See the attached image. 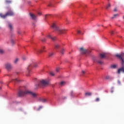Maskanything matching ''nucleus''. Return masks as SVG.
Listing matches in <instances>:
<instances>
[{"instance_id": "nucleus-1", "label": "nucleus", "mask_w": 124, "mask_h": 124, "mask_svg": "<svg viewBox=\"0 0 124 124\" xmlns=\"http://www.w3.org/2000/svg\"><path fill=\"white\" fill-rule=\"evenodd\" d=\"M26 94H30L32 97H36L37 96V93L31 92L29 90H20L18 92L19 96H23V95H26Z\"/></svg>"}, {"instance_id": "nucleus-2", "label": "nucleus", "mask_w": 124, "mask_h": 124, "mask_svg": "<svg viewBox=\"0 0 124 124\" xmlns=\"http://www.w3.org/2000/svg\"><path fill=\"white\" fill-rule=\"evenodd\" d=\"M116 56L122 61V67L118 70V74H120L121 72L124 73V61L123 58L124 57V53H122L121 54H117Z\"/></svg>"}, {"instance_id": "nucleus-3", "label": "nucleus", "mask_w": 124, "mask_h": 124, "mask_svg": "<svg viewBox=\"0 0 124 124\" xmlns=\"http://www.w3.org/2000/svg\"><path fill=\"white\" fill-rule=\"evenodd\" d=\"M51 28L55 31H57L59 33V34H62L63 33H65L66 32V30L61 29L59 27L57 26L56 23H53L51 26Z\"/></svg>"}, {"instance_id": "nucleus-4", "label": "nucleus", "mask_w": 124, "mask_h": 124, "mask_svg": "<svg viewBox=\"0 0 124 124\" xmlns=\"http://www.w3.org/2000/svg\"><path fill=\"white\" fill-rule=\"evenodd\" d=\"M49 84V81L45 80H42L40 81V83L36 84V88H39V87H42V88H44L45 86H47Z\"/></svg>"}, {"instance_id": "nucleus-5", "label": "nucleus", "mask_w": 124, "mask_h": 124, "mask_svg": "<svg viewBox=\"0 0 124 124\" xmlns=\"http://www.w3.org/2000/svg\"><path fill=\"white\" fill-rule=\"evenodd\" d=\"M32 67H37V64L33 62V63H30L28 67H27V69L28 71V74H27L26 75L27 76H30V74H31V68H32Z\"/></svg>"}, {"instance_id": "nucleus-6", "label": "nucleus", "mask_w": 124, "mask_h": 124, "mask_svg": "<svg viewBox=\"0 0 124 124\" xmlns=\"http://www.w3.org/2000/svg\"><path fill=\"white\" fill-rule=\"evenodd\" d=\"M14 15V13L12 11H9L6 13L5 15H2V14H0V17L3 19H5L7 16H13Z\"/></svg>"}, {"instance_id": "nucleus-7", "label": "nucleus", "mask_w": 124, "mask_h": 124, "mask_svg": "<svg viewBox=\"0 0 124 124\" xmlns=\"http://www.w3.org/2000/svg\"><path fill=\"white\" fill-rule=\"evenodd\" d=\"M5 68L9 71V70H11L13 68V66L10 63H7L5 64Z\"/></svg>"}, {"instance_id": "nucleus-8", "label": "nucleus", "mask_w": 124, "mask_h": 124, "mask_svg": "<svg viewBox=\"0 0 124 124\" xmlns=\"http://www.w3.org/2000/svg\"><path fill=\"white\" fill-rule=\"evenodd\" d=\"M30 17L31 18L32 20H35L37 19V16L33 14L30 13Z\"/></svg>"}, {"instance_id": "nucleus-9", "label": "nucleus", "mask_w": 124, "mask_h": 124, "mask_svg": "<svg viewBox=\"0 0 124 124\" xmlns=\"http://www.w3.org/2000/svg\"><path fill=\"white\" fill-rule=\"evenodd\" d=\"M80 51L81 54H86V53H88V50L84 48L83 47H81L80 48Z\"/></svg>"}, {"instance_id": "nucleus-10", "label": "nucleus", "mask_w": 124, "mask_h": 124, "mask_svg": "<svg viewBox=\"0 0 124 124\" xmlns=\"http://www.w3.org/2000/svg\"><path fill=\"white\" fill-rule=\"evenodd\" d=\"M47 37L48 38H50L53 41H56L57 40V37H53L50 34H48L47 35Z\"/></svg>"}, {"instance_id": "nucleus-11", "label": "nucleus", "mask_w": 124, "mask_h": 124, "mask_svg": "<svg viewBox=\"0 0 124 124\" xmlns=\"http://www.w3.org/2000/svg\"><path fill=\"white\" fill-rule=\"evenodd\" d=\"M45 46H43L41 48V49L40 50H38L37 53L38 55H39V54H41L42 52H46V50H45Z\"/></svg>"}, {"instance_id": "nucleus-12", "label": "nucleus", "mask_w": 124, "mask_h": 124, "mask_svg": "<svg viewBox=\"0 0 124 124\" xmlns=\"http://www.w3.org/2000/svg\"><path fill=\"white\" fill-rule=\"evenodd\" d=\"M100 57L101 58V59H104V58H106V53L100 54Z\"/></svg>"}, {"instance_id": "nucleus-13", "label": "nucleus", "mask_w": 124, "mask_h": 124, "mask_svg": "<svg viewBox=\"0 0 124 124\" xmlns=\"http://www.w3.org/2000/svg\"><path fill=\"white\" fill-rule=\"evenodd\" d=\"M53 56H55V53L51 52L48 53V58H52Z\"/></svg>"}, {"instance_id": "nucleus-14", "label": "nucleus", "mask_w": 124, "mask_h": 124, "mask_svg": "<svg viewBox=\"0 0 124 124\" xmlns=\"http://www.w3.org/2000/svg\"><path fill=\"white\" fill-rule=\"evenodd\" d=\"M60 47H61V46L59 44H56L54 46L55 49H59V48H60Z\"/></svg>"}, {"instance_id": "nucleus-15", "label": "nucleus", "mask_w": 124, "mask_h": 124, "mask_svg": "<svg viewBox=\"0 0 124 124\" xmlns=\"http://www.w3.org/2000/svg\"><path fill=\"white\" fill-rule=\"evenodd\" d=\"M40 101H41V102H43V103H45V102L47 101V100L44 98H41L40 99Z\"/></svg>"}, {"instance_id": "nucleus-16", "label": "nucleus", "mask_w": 124, "mask_h": 124, "mask_svg": "<svg viewBox=\"0 0 124 124\" xmlns=\"http://www.w3.org/2000/svg\"><path fill=\"white\" fill-rule=\"evenodd\" d=\"M8 27L10 30H12V29H13V26L10 23H8Z\"/></svg>"}, {"instance_id": "nucleus-17", "label": "nucleus", "mask_w": 124, "mask_h": 124, "mask_svg": "<svg viewBox=\"0 0 124 124\" xmlns=\"http://www.w3.org/2000/svg\"><path fill=\"white\" fill-rule=\"evenodd\" d=\"M86 96H89L92 95V93H85Z\"/></svg>"}, {"instance_id": "nucleus-18", "label": "nucleus", "mask_w": 124, "mask_h": 124, "mask_svg": "<svg viewBox=\"0 0 124 124\" xmlns=\"http://www.w3.org/2000/svg\"><path fill=\"white\" fill-rule=\"evenodd\" d=\"M65 51V49L64 48H62L61 51V53L62 55H63V54H64V51Z\"/></svg>"}, {"instance_id": "nucleus-19", "label": "nucleus", "mask_w": 124, "mask_h": 124, "mask_svg": "<svg viewBox=\"0 0 124 124\" xmlns=\"http://www.w3.org/2000/svg\"><path fill=\"white\" fill-rule=\"evenodd\" d=\"M117 16H119V14H115L113 15V16L111 17V19H115Z\"/></svg>"}, {"instance_id": "nucleus-20", "label": "nucleus", "mask_w": 124, "mask_h": 124, "mask_svg": "<svg viewBox=\"0 0 124 124\" xmlns=\"http://www.w3.org/2000/svg\"><path fill=\"white\" fill-rule=\"evenodd\" d=\"M18 62H19V59L16 58L14 61V63H17Z\"/></svg>"}, {"instance_id": "nucleus-21", "label": "nucleus", "mask_w": 124, "mask_h": 124, "mask_svg": "<svg viewBox=\"0 0 124 124\" xmlns=\"http://www.w3.org/2000/svg\"><path fill=\"white\" fill-rule=\"evenodd\" d=\"M110 6H111V4H110V3H109L106 7V9H108V8H110Z\"/></svg>"}, {"instance_id": "nucleus-22", "label": "nucleus", "mask_w": 124, "mask_h": 124, "mask_svg": "<svg viewBox=\"0 0 124 124\" xmlns=\"http://www.w3.org/2000/svg\"><path fill=\"white\" fill-rule=\"evenodd\" d=\"M117 67V65H111L110 66V68H116Z\"/></svg>"}, {"instance_id": "nucleus-23", "label": "nucleus", "mask_w": 124, "mask_h": 124, "mask_svg": "<svg viewBox=\"0 0 124 124\" xmlns=\"http://www.w3.org/2000/svg\"><path fill=\"white\" fill-rule=\"evenodd\" d=\"M6 3H8V4H9V3H11L12 1L11 0H6Z\"/></svg>"}, {"instance_id": "nucleus-24", "label": "nucleus", "mask_w": 124, "mask_h": 124, "mask_svg": "<svg viewBox=\"0 0 124 124\" xmlns=\"http://www.w3.org/2000/svg\"><path fill=\"white\" fill-rule=\"evenodd\" d=\"M4 53V50L3 49H0V54H3Z\"/></svg>"}, {"instance_id": "nucleus-25", "label": "nucleus", "mask_w": 124, "mask_h": 124, "mask_svg": "<svg viewBox=\"0 0 124 124\" xmlns=\"http://www.w3.org/2000/svg\"><path fill=\"white\" fill-rule=\"evenodd\" d=\"M14 82H20V79L19 78H16V79L14 80Z\"/></svg>"}, {"instance_id": "nucleus-26", "label": "nucleus", "mask_w": 124, "mask_h": 124, "mask_svg": "<svg viewBox=\"0 0 124 124\" xmlns=\"http://www.w3.org/2000/svg\"><path fill=\"white\" fill-rule=\"evenodd\" d=\"M22 60H23V61H26V60H27V57L23 56L22 57Z\"/></svg>"}, {"instance_id": "nucleus-27", "label": "nucleus", "mask_w": 124, "mask_h": 124, "mask_svg": "<svg viewBox=\"0 0 124 124\" xmlns=\"http://www.w3.org/2000/svg\"><path fill=\"white\" fill-rule=\"evenodd\" d=\"M100 99L99 98H96L95 100V101H96V102H98V101H99Z\"/></svg>"}, {"instance_id": "nucleus-28", "label": "nucleus", "mask_w": 124, "mask_h": 124, "mask_svg": "<svg viewBox=\"0 0 124 124\" xmlns=\"http://www.w3.org/2000/svg\"><path fill=\"white\" fill-rule=\"evenodd\" d=\"M98 63H99V64H102L103 63V62L102 61H97Z\"/></svg>"}, {"instance_id": "nucleus-29", "label": "nucleus", "mask_w": 124, "mask_h": 124, "mask_svg": "<svg viewBox=\"0 0 124 124\" xmlns=\"http://www.w3.org/2000/svg\"><path fill=\"white\" fill-rule=\"evenodd\" d=\"M11 43H12V44L13 45L15 44V42H14V40H11Z\"/></svg>"}, {"instance_id": "nucleus-30", "label": "nucleus", "mask_w": 124, "mask_h": 124, "mask_svg": "<svg viewBox=\"0 0 124 124\" xmlns=\"http://www.w3.org/2000/svg\"><path fill=\"white\" fill-rule=\"evenodd\" d=\"M50 75H51V76H55V74H54V73H53V72H51L50 73Z\"/></svg>"}, {"instance_id": "nucleus-31", "label": "nucleus", "mask_w": 124, "mask_h": 124, "mask_svg": "<svg viewBox=\"0 0 124 124\" xmlns=\"http://www.w3.org/2000/svg\"><path fill=\"white\" fill-rule=\"evenodd\" d=\"M65 83V82H64V81H62V82L60 83V85H61V86H62V85H63V84H64Z\"/></svg>"}, {"instance_id": "nucleus-32", "label": "nucleus", "mask_w": 124, "mask_h": 124, "mask_svg": "<svg viewBox=\"0 0 124 124\" xmlns=\"http://www.w3.org/2000/svg\"><path fill=\"white\" fill-rule=\"evenodd\" d=\"M71 96H73V95H74V92H73V91L71 92Z\"/></svg>"}, {"instance_id": "nucleus-33", "label": "nucleus", "mask_w": 124, "mask_h": 124, "mask_svg": "<svg viewBox=\"0 0 124 124\" xmlns=\"http://www.w3.org/2000/svg\"><path fill=\"white\" fill-rule=\"evenodd\" d=\"M117 82H118V84L119 85H122V83L121 82V80H118L117 81Z\"/></svg>"}, {"instance_id": "nucleus-34", "label": "nucleus", "mask_w": 124, "mask_h": 124, "mask_svg": "<svg viewBox=\"0 0 124 124\" xmlns=\"http://www.w3.org/2000/svg\"><path fill=\"white\" fill-rule=\"evenodd\" d=\"M106 79L107 80H109V79H110V77L109 76H107L106 77Z\"/></svg>"}, {"instance_id": "nucleus-35", "label": "nucleus", "mask_w": 124, "mask_h": 124, "mask_svg": "<svg viewBox=\"0 0 124 124\" xmlns=\"http://www.w3.org/2000/svg\"><path fill=\"white\" fill-rule=\"evenodd\" d=\"M78 34H83V33H82V32H81L80 31H78Z\"/></svg>"}, {"instance_id": "nucleus-36", "label": "nucleus", "mask_w": 124, "mask_h": 124, "mask_svg": "<svg viewBox=\"0 0 124 124\" xmlns=\"http://www.w3.org/2000/svg\"><path fill=\"white\" fill-rule=\"evenodd\" d=\"M85 73H86V71H82V75H84V74H85Z\"/></svg>"}, {"instance_id": "nucleus-37", "label": "nucleus", "mask_w": 124, "mask_h": 124, "mask_svg": "<svg viewBox=\"0 0 124 124\" xmlns=\"http://www.w3.org/2000/svg\"><path fill=\"white\" fill-rule=\"evenodd\" d=\"M56 71V72H59V71H60V69L57 68Z\"/></svg>"}, {"instance_id": "nucleus-38", "label": "nucleus", "mask_w": 124, "mask_h": 124, "mask_svg": "<svg viewBox=\"0 0 124 124\" xmlns=\"http://www.w3.org/2000/svg\"><path fill=\"white\" fill-rule=\"evenodd\" d=\"M110 34L112 35V34H114V31H111L110 32Z\"/></svg>"}, {"instance_id": "nucleus-39", "label": "nucleus", "mask_w": 124, "mask_h": 124, "mask_svg": "<svg viewBox=\"0 0 124 124\" xmlns=\"http://www.w3.org/2000/svg\"><path fill=\"white\" fill-rule=\"evenodd\" d=\"M114 11L115 12H117V8H115L114 9Z\"/></svg>"}, {"instance_id": "nucleus-40", "label": "nucleus", "mask_w": 124, "mask_h": 124, "mask_svg": "<svg viewBox=\"0 0 124 124\" xmlns=\"http://www.w3.org/2000/svg\"><path fill=\"white\" fill-rule=\"evenodd\" d=\"M41 108H42V107L40 106L39 108L38 109V110H40V109H41Z\"/></svg>"}, {"instance_id": "nucleus-41", "label": "nucleus", "mask_w": 124, "mask_h": 124, "mask_svg": "<svg viewBox=\"0 0 124 124\" xmlns=\"http://www.w3.org/2000/svg\"><path fill=\"white\" fill-rule=\"evenodd\" d=\"M46 40L45 39H43L42 40V41L44 42V41H46Z\"/></svg>"}, {"instance_id": "nucleus-42", "label": "nucleus", "mask_w": 124, "mask_h": 124, "mask_svg": "<svg viewBox=\"0 0 124 124\" xmlns=\"http://www.w3.org/2000/svg\"><path fill=\"white\" fill-rule=\"evenodd\" d=\"M38 15H40L41 14V13H38Z\"/></svg>"}, {"instance_id": "nucleus-43", "label": "nucleus", "mask_w": 124, "mask_h": 124, "mask_svg": "<svg viewBox=\"0 0 124 124\" xmlns=\"http://www.w3.org/2000/svg\"><path fill=\"white\" fill-rule=\"evenodd\" d=\"M48 6H51V5L49 4V5H48Z\"/></svg>"}, {"instance_id": "nucleus-44", "label": "nucleus", "mask_w": 124, "mask_h": 124, "mask_svg": "<svg viewBox=\"0 0 124 124\" xmlns=\"http://www.w3.org/2000/svg\"><path fill=\"white\" fill-rule=\"evenodd\" d=\"M46 17H47V15L46 16Z\"/></svg>"}, {"instance_id": "nucleus-45", "label": "nucleus", "mask_w": 124, "mask_h": 124, "mask_svg": "<svg viewBox=\"0 0 124 124\" xmlns=\"http://www.w3.org/2000/svg\"><path fill=\"white\" fill-rule=\"evenodd\" d=\"M0 89H1V87H0Z\"/></svg>"}]
</instances>
